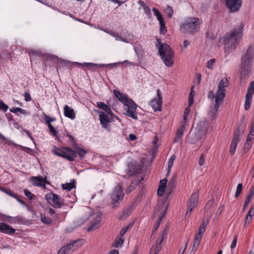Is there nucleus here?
I'll return each mask as SVG.
<instances>
[{"label":"nucleus","mask_w":254,"mask_h":254,"mask_svg":"<svg viewBox=\"0 0 254 254\" xmlns=\"http://www.w3.org/2000/svg\"><path fill=\"white\" fill-rule=\"evenodd\" d=\"M2 216L5 221L12 224L23 223L24 221V218L20 216L12 217L10 216L3 214Z\"/></svg>","instance_id":"23"},{"label":"nucleus","mask_w":254,"mask_h":254,"mask_svg":"<svg viewBox=\"0 0 254 254\" xmlns=\"http://www.w3.org/2000/svg\"><path fill=\"white\" fill-rule=\"evenodd\" d=\"M250 136L254 135V122H252L250 127V131L249 134Z\"/></svg>","instance_id":"57"},{"label":"nucleus","mask_w":254,"mask_h":254,"mask_svg":"<svg viewBox=\"0 0 254 254\" xmlns=\"http://www.w3.org/2000/svg\"><path fill=\"white\" fill-rule=\"evenodd\" d=\"M209 219L207 218L206 220H202L201 222V224L199 227L198 232L195 235L193 244L191 251L195 252L198 248L203 234L206 230V227L209 223Z\"/></svg>","instance_id":"9"},{"label":"nucleus","mask_w":254,"mask_h":254,"mask_svg":"<svg viewBox=\"0 0 254 254\" xmlns=\"http://www.w3.org/2000/svg\"><path fill=\"white\" fill-rule=\"evenodd\" d=\"M124 242V239L121 237H118L116 239L114 244V247L115 248H119L121 247Z\"/></svg>","instance_id":"40"},{"label":"nucleus","mask_w":254,"mask_h":254,"mask_svg":"<svg viewBox=\"0 0 254 254\" xmlns=\"http://www.w3.org/2000/svg\"><path fill=\"white\" fill-rule=\"evenodd\" d=\"M252 50L249 49L242 58V62L240 66V78L242 82L252 71Z\"/></svg>","instance_id":"4"},{"label":"nucleus","mask_w":254,"mask_h":254,"mask_svg":"<svg viewBox=\"0 0 254 254\" xmlns=\"http://www.w3.org/2000/svg\"><path fill=\"white\" fill-rule=\"evenodd\" d=\"M144 13L149 17H151V12L150 8L147 5L145 7L143 8Z\"/></svg>","instance_id":"52"},{"label":"nucleus","mask_w":254,"mask_h":254,"mask_svg":"<svg viewBox=\"0 0 254 254\" xmlns=\"http://www.w3.org/2000/svg\"><path fill=\"white\" fill-rule=\"evenodd\" d=\"M228 81L226 78H223L219 82L218 89L215 95V104L209 107L208 114L212 120L216 118V113L225 97V88L228 87Z\"/></svg>","instance_id":"2"},{"label":"nucleus","mask_w":254,"mask_h":254,"mask_svg":"<svg viewBox=\"0 0 254 254\" xmlns=\"http://www.w3.org/2000/svg\"><path fill=\"white\" fill-rule=\"evenodd\" d=\"M252 220V217H251L250 216L247 215L245 218L244 225L246 226V225L247 224H250Z\"/></svg>","instance_id":"56"},{"label":"nucleus","mask_w":254,"mask_h":254,"mask_svg":"<svg viewBox=\"0 0 254 254\" xmlns=\"http://www.w3.org/2000/svg\"><path fill=\"white\" fill-rule=\"evenodd\" d=\"M93 218L90 222V225L88 229V231H92L98 228L100 226V214L97 213L92 216Z\"/></svg>","instance_id":"19"},{"label":"nucleus","mask_w":254,"mask_h":254,"mask_svg":"<svg viewBox=\"0 0 254 254\" xmlns=\"http://www.w3.org/2000/svg\"><path fill=\"white\" fill-rule=\"evenodd\" d=\"M152 10L154 12L155 15L156 16L158 20L159 21V24L165 22L161 13L156 8H153Z\"/></svg>","instance_id":"35"},{"label":"nucleus","mask_w":254,"mask_h":254,"mask_svg":"<svg viewBox=\"0 0 254 254\" xmlns=\"http://www.w3.org/2000/svg\"><path fill=\"white\" fill-rule=\"evenodd\" d=\"M204 156L203 154H202L200 157L199 160V164L200 166H202L204 164Z\"/></svg>","instance_id":"62"},{"label":"nucleus","mask_w":254,"mask_h":254,"mask_svg":"<svg viewBox=\"0 0 254 254\" xmlns=\"http://www.w3.org/2000/svg\"><path fill=\"white\" fill-rule=\"evenodd\" d=\"M173 13V10L170 6H168L167 8V14L169 18H171Z\"/></svg>","instance_id":"55"},{"label":"nucleus","mask_w":254,"mask_h":254,"mask_svg":"<svg viewBox=\"0 0 254 254\" xmlns=\"http://www.w3.org/2000/svg\"><path fill=\"white\" fill-rule=\"evenodd\" d=\"M176 185V178L175 176L172 177L171 179L169 182L167 188L170 190L174 189Z\"/></svg>","instance_id":"37"},{"label":"nucleus","mask_w":254,"mask_h":254,"mask_svg":"<svg viewBox=\"0 0 254 254\" xmlns=\"http://www.w3.org/2000/svg\"><path fill=\"white\" fill-rule=\"evenodd\" d=\"M167 209H168V205H166L165 206V209L164 210L163 214H162V216H160L158 218V219H157V221H156V223L155 224V230H157L158 229V228L159 227L162 219H163V218L164 217V216L167 213Z\"/></svg>","instance_id":"36"},{"label":"nucleus","mask_w":254,"mask_h":254,"mask_svg":"<svg viewBox=\"0 0 254 254\" xmlns=\"http://www.w3.org/2000/svg\"><path fill=\"white\" fill-rule=\"evenodd\" d=\"M243 132V129H240V127L234 131L230 147V153L231 155L235 154L238 143L240 140V137L242 135Z\"/></svg>","instance_id":"12"},{"label":"nucleus","mask_w":254,"mask_h":254,"mask_svg":"<svg viewBox=\"0 0 254 254\" xmlns=\"http://www.w3.org/2000/svg\"><path fill=\"white\" fill-rule=\"evenodd\" d=\"M67 136L69 138V141L70 142H71L73 144V145H75V141L74 140L73 137L71 134H70L69 133L67 134Z\"/></svg>","instance_id":"60"},{"label":"nucleus","mask_w":254,"mask_h":254,"mask_svg":"<svg viewBox=\"0 0 254 254\" xmlns=\"http://www.w3.org/2000/svg\"><path fill=\"white\" fill-rule=\"evenodd\" d=\"M113 37L115 38L116 41H120L129 44L131 43L130 41H132L133 40L134 36L130 32H127L126 37H123L118 33L116 32L114 35H113Z\"/></svg>","instance_id":"22"},{"label":"nucleus","mask_w":254,"mask_h":254,"mask_svg":"<svg viewBox=\"0 0 254 254\" xmlns=\"http://www.w3.org/2000/svg\"><path fill=\"white\" fill-rule=\"evenodd\" d=\"M2 190L5 193H6L7 194L9 195V196H10L12 197H14L15 199L17 198V195L16 193H14L12 191H11L10 190H5V189H3Z\"/></svg>","instance_id":"49"},{"label":"nucleus","mask_w":254,"mask_h":254,"mask_svg":"<svg viewBox=\"0 0 254 254\" xmlns=\"http://www.w3.org/2000/svg\"><path fill=\"white\" fill-rule=\"evenodd\" d=\"M105 104L104 102H97V107L100 109H103L104 107H105Z\"/></svg>","instance_id":"58"},{"label":"nucleus","mask_w":254,"mask_h":254,"mask_svg":"<svg viewBox=\"0 0 254 254\" xmlns=\"http://www.w3.org/2000/svg\"><path fill=\"white\" fill-rule=\"evenodd\" d=\"M133 211V207L131 206H129L126 208L119 216L120 219H125L129 216Z\"/></svg>","instance_id":"29"},{"label":"nucleus","mask_w":254,"mask_h":254,"mask_svg":"<svg viewBox=\"0 0 254 254\" xmlns=\"http://www.w3.org/2000/svg\"><path fill=\"white\" fill-rule=\"evenodd\" d=\"M50 131L55 135L56 136L58 133V131L51 124H48V125Z\"/></svg>","instance_id":"50"},{"label":"nucleus","mask_w":254,"mask_h":254,"mask_svg":"<svg viewBox=\"0 0 254 254\" xmlns=\"http://www.w3.org/2000/svg\"><path fill=\"white\" fill-rule=\"evenodd\" d=\"M158 46V52L159 55L165 64L170 67L173 64V58L174 52L170 47L166 43L161 44L159 40H157Z\"/></svg>","instance_id":"5"},{"label":"nucleus","mask_w":254,"mask_h":254,"mask_svg":"<svg viewBox=\"0 0 254 254\" xmlns=\"http://www.w3.org/2000/svg\"><path fill=\"white\" fill-rule=\"evenodd\" d=\"M254 93V81H252L248 89L247 93L245 97V109L248 110L250 107L253 95Z\"/></svg>","instance_id":"14"},{"label":"nucleus","mask_w":254,"mask_h":254,"mask_svg":"<svg viewBox=\"0 0 254 254\" xmlns=\"http://www.w3.org/2000/svg\"><path fill=\"white\" fill-rule=\"evenodd\" d=\"M29 55L30 59L32 60L35 57H40L41 56V53L39 51L31 50L29 51Z\"/></svg>","instance_id":"41"},{"label":"nucleus","mask_w":254,"mask_h":254,"mask_svg":"<svg viewBox=\"0 0 254 254\" xmlns=\"http://www.w3.org/2000/svg\"><path fill=\"white\" fill-rule=\"evenodd\" d=\"M8 109L7 105L5 104L1 100L0 101V110L4 112L6 111Z\"/></svg>","instance_id":"51"},{"label":"nucleus","mask_w":254,"mask_h":254,"mask_svg":"<svg viewBox=\"0 0 254 254\" xmlns=\"http://www.w3.org/2000/svg\"><path fill=\"white\" fill-rule=\"evenodd\" d=\"M201 20L197 17L187 18L181 26V30L185 33L193 34L198 30Z\"/></svg>","instance_id":"6"},{"label":"nucleus","mask_w":254,"mask_h":254,"mask_svg":"<svg viewBox=\"0 0 254 254\" xmlns=\"http://www.w3.org/2000/svg\"><path fill=\"white\" fill-rule=\"evenodd\" d=\"M209 123L206 120L200 121L197 125V130L198 131L197 139H200L201 136L205 134L208 130Z\"/></svg>","instance_id":"16"},{"label":"nucleus","mask_w":254,"mask_h":254,"mask_svg":"<svg viewBox=\"0 0 254 254\" xmlns=\"http://www.w3.org/2000/svg\"><path fill=\"white\" fill-rule=\"evenodd\" d=\"M41 221L45 224H49L52 222V219L45 215H41L40 217Z\"/></svg>","instance_id":"43"},{"label":"nucleus","mask_w":254,"mask_h":254,"mask_svg":"<svg viewBox=\"0 0 254 254\" xmlns=\"http://www.w3.org/2000/svg\"><path fill=\"white\" fill-rule=\"evenodd\" d=\"M79 240H76L72 243L62 247L58 252V254H69L74 251L78 247L77 243Z\"/></svg>","instance_id":"13"},{"label":"nucleus","mask_w":254,"mask_h":254,"mask_svg":"<svg viewBox=\"0 0 254 254\" xmlns=\"http://www.w3.org/2000/svg\"><path fill=\"white\" fill-rule=\"evenodd\" d=\"M64 115L71 120H74L75 118V114L74 110L67 105L64 106Z\"/></svg>","instance_id":"26"},{"label":"nucleus","mask_w":254,"mask_h":254,"mask_svg":"<svg viewBox=\"0 0 254 254\" xmlns=\"http://www.w3.org/2000/svg\"><path fill=\"white\" fill-rule=\"evenodd\" d=\"M129 228V225L127 226L126 227H124L122 228L121 231H120V235L121 236H123L126 232L127 231L128 228Z\"/></svg>","instance_id":"54"},{"label":"nucleus","mask_w":254,"mask_h":254,"mask_svg":"<svg viewBox=\"0 0 254 254\" xmlns=\"http://www.w3.org/2000/svg\"><path fill=\"white\" fill-rule=\"evenodd\" d=\"M15 229L8 224L0 222V232L4 233L7 235H11L15 233Z\"/></svg>","instance_id":"25"},{"label":"nucleus","mask_w":254,"mask_h":254,"mask_svg":"<svg viewBox=\"0 0 254 254\" xmlns=\"http://www.w3.org/2000/svg\"><path fill=\"white\" fill-rule=\"evenodd\" d=\"M253 215H254V205L252 206L251 209L248 212V214H247V216H250L251 217Z\"/></svg>","instance_id":"61"},{"label":"nucleus","mask_w":254,"mask_h":254,"mask_svg":"<svg viewBox=\"0 0 254 254\" xmlns=\"http://www.w3.org/2000/svg\"><path fill=\"white\" fill-rule=\"evenodd\" d=\"M244 24L241 22L236 28L227 33L224 37L225 52L229 54L232 50L236 49L239 41L241 40Z\"/></svg>","instance_id":"1"},{"label":"nucleus","mask_w":254,"mask_h":254,"mask_svg":"<svg viewBox=\"0 0 254 254\" xmlns=\"http://www.w3.org/2000/svg\"><path fill=\"white\" fill-rule=\"evenodd\" d=\"M24 192L25 196L29 199H32L34 197V195L27 190H25Z\"/></svg>","instance_id":"48"},{"label":"nucleus","mask_w":254,"mask_h":254,"mask_svg":"<svg viewBox=\"0 0 254 254\" xmlns=\"http://www.w3.org/2000/svg\"><path fill=\"white\" fill-rule=\"evenodd\" d=\"M103 110L104 111V112H97L99 113L100 123L104 128L108 129L109 128V123L114 122L113 113L112 112L111 108L107 105L105 106Z\"/></svg>","instance_id":"7"},{"label":"nucleus","mask_w":254,"mask_h":254,"mask_svg":"<svg viewBox=\"0 0 254 254\" xmlns=\"http://www.w3.org/2000/svg\"><path fill=\"white\" fill-rule=\"evenodd\" d=\"M160 31L161 34H165L167 32V28L165 26V23H162L160 24Z\"/></svg>","instance_id":"47"},{"label":"nucleus","mask_w":254,"mask_h":254,"mask_svg":"<svg viewBox=\"0 0 254 254\" xmlns=\"http://www.w3.org/2000/svg\"><path fill=\"white\" fill-rule=\"evenodd\" d=\"M75 188L74 180L72 179L69 183H66L62 184V189L67 191L70 190L72 189Z\"/></svg>","instance_id":"33"},{"label":"nucleus","mask_w":254,"mask_h":254,"mask_svg":"<svg viewBox=\"0 0 254 254\" xmlns=\"http://www.w3.org/2000/svg\"><path fill=\"white\" fill-rule=\"evenodd\" d=\"M198 198L199 195L197 192L192 193L188 203V209L186 212V215L190 213L192 211L193 209L197 205Z\"/></svg>","instance_id":"15"},{"label":"nucleus","mask_w":254,"mask_h":254,"mask_svg":"<svg viewBox=\"0 0 254 254\" xmlns=\"http://www.w3.org/2000/svg\"><path fill=\"white\" fill-rule=\"evenodd\" d=\"M45 198L49 204L56 208H61L64 203L63 200L58 195L52 192L46 194Z\"/></svg>","instance_id":"10"},{"label":"nucleus","mask_w":254,"mask_h":254,"mask_svg":"<svg viewBox=\"0 0 254 254\" xmlns=\"http://www.w3.org/2000/svg\"><path fill=\"white\" fill-rule=\"evenodd\" d=\"M215 62V59H211L207 62V67L209 69L213 68V65Z\"/></svg>","instance_id":"46"},{"label":"nucleus","mask_w":254,"mask_h":254,"mask_svg":"<svg viewBox=\"0 0 254 254\" xmlns=\"http://www.w3.org/2000/svg\"><path fill=\"white\" fill-rule=\"evenodd\" d=\"M114 93L116 97L126 106V115L133 119H137L136 113L137 105L126 95H124L120 91L114 90Z\"/></svg>","instance_id":"3"},{"label":"nucleus","mask_w":254,"mask_h":254,"mask_svg":"<svg viewBox=\"0 0 254 254\" xmlns=\"http://www.w3.org/2000/svg\"><path fill=\"white\" fill-rule=\"evenodd\" d=\"M122 64V62H119V63H115L112 64H96L94 63H84L83 65H86L87 68H88L90 69H92L94 67L96 68H101V67H110L113 66L115 67L116 65L118 64Z\"/></svg>","instance_id":"24"},{"label":"nucleus","mask_w":254,"mask_h":254,"mask_svg":"<svg viewBox=\"0 0 254 254\" xmlns=\"http://www.w3.org/2000/svg\"><path fill=\"white\" fill-rule=\"evenodd\" d=\"M254 194V190L253 188H252L250 190V191L249 192V195L246 197L245 201V203L243 206V210H245L250 203V202L251 201L252 198Z\"/></svg>","instance_id":"31"},{"label":"nucleus","mask_w":254,"mask_h":254,"mask_svg":"<svg viewBox=\"0 0 254 254\" xmlns=\"http://www.w3.org/2000/svg\"><path fill=\"white\" fill-rule=\"evenodd\" d=\"M136 183L132 182L131 184L128 186L126 190V192L129 193L134 190L136 187Z\"/></svg>","instance_id":"44"},{"label":"nucleus","mask_w":254,"mask_h":254,"mask_svg":"<svg viewBox=\"0 0 254 254\" xmlns=\"http://www.w3.org/2000/svg\"><path fill=\"white\" fill-rule=\"evenodd\" d=\"M162 96L159 90H157V98L154 99L150 103V105L155 111H161L162 108Z\"/></svg>","instance_id":"17"},{"label":"nucleus","mask_w":254,"mask_h":254,"mask_svg":"<svg viewBox=\"0 0 254 254\" xmlns=\"http://www.w3.org/2000/svg\"><path fill=\"white\" fill-rule=\"evenodd\" d=\"M186 125L184 123H182L181 127L178 129L175 138L174 139V142H179L182 140V136L184 134V130L185 129Z\"/></svg>","instance_id":"27"},{"label":"nucleus","mask_w":254,"mask_h":254,"mask_svg":"<svg viewBox=\"0 0 254 254\" xmlns=\"http://www.w3.org/2000/svg\"><path fill=\"white\" fill-rule=\"evenodd\" d=\"M163 204H163L162 203H158L157 204V205L156 206V208H155L156 212L159 211L161 210V209L162 208Z\"/></svg>","instance_id":"63"},{"label":"nucleus","mask_w":254,"mask_h":254,"mask_svg":"<svg viewBox=\"0 0 254 254\" xmlns=\"http://www.w3.org/2000/svg\"><path fill=\"white\" fill-rule=\"evenodd\" d=\"M25 100L26 101H30L31 100V96L28 92H25L24 94Z\"/></svg>","instance_id":"59"},{"label":"nucleus","mask_w":254,"mask_h":254,"mask_svg":"<svg viewBox=\"0 0 254 254\" xmlns=\"http://www.w3.org/2000/svg\"><path fill=\"white\" fill-rule=\"evenodd\" d=\"M227 7L233 12L238 11L241 6V0H226Z\"/></svg>","instance_id":"21"},{"label":"nucleus","mask_w":254,"mask_h":254,"mask_svg":"<svg viewBox=\"0 0 254 254\" xmlns=\"http://www.w3.org/2000/svg\"><path fill=\"white\" fill-rule=\"evenodd\" d=\"M191 113V110L190 107H187L185 111L184 117H183V121L182 123H184L186 125V122L188 119L189 115Z\"/></svg>","instance_id":"38"},{"label":"nucleus","mask_w":254,"mask_h":254,"mask_svg":"<svg viewBox=\"0 0 254 254\" xmlns=\"http://www.w3.org/2000/svg\"><path fill=\"white\" fill-rule=\"evenodd\" d=\"M75 148L76 149V151H75L76 152V154H78L80 158H82L87 153V151L85 150L81 147H77Z\"/></svg>","instance_id":"39"},{"label":"nucleus","mask_w":254,"mask_h":254,"mask_svg":"<svg viewBox=\"0 0 254 254\" xmlns=\"http://www.w3.org/2000/svg\"><path fill=\"white\" fill-rule=\"evenodd\" d=\"M167 234V231L164 230L162 235L156 240V245L153 247L150 252L149 254H158L161 249V243L163 240L164 236H166Z\"/></svg>","instance_id":"18"},{"label":"nucleus","mask_w":254,"mask_h":254,"mask_svg":"<svg viewBox=\"0 0 254 254\" xmlns=\"http://www.w3.org/2000/svg\"><path fill=\"white\" fill-rule=\"evenodd\" d=\"M237 240H238V236L237 235L235 236L234 239L232 242V244L231 245V249H233L235 248L236 246L237 243Z\"/></svg>","instance_id":"53"},{"label":"nucleus","mask_w":254,"mask_h":254,"mask_svg":"<svg viewBox=\"0 0 254 254\" xmlns=\"http://www.w3.org/2000/svg\"><path fill=\"white\" fill-rule=\"evenodd\" d=\"M187 244H186L184 248H181L178 254H184L185 251H186V249L187 248Z\"/></svg>","instance_id":"64"},{"label":"nucleus","mask_w":254,"mask_h":254,"mask_svg":"<svg viewBox=\"0 0 254 254\" xmlns=\"http://www.w3.org/2000/svg\"><path fill=\"white\" fill-rule=\"evenodd\" d=\"M254 137L250 135H248L246 143L244 144V149L248 150L251 147L253 143Z\"/></svg>","instance_id":"34"},{"label":"nucleus","mask_w":254,"mask_h":254,"mask_svg":"<svg viewBox=\"0 0 254 254\" xmlns=\"http://www.w3.org/2000/svg\"><path fill=\"white\" fill-rule=\"evenodd\" d=\"M130 44L133 45V50L135 53L136 54L138 57L141 56L143 52L142 46L140 44L134 45L130 41Z\"/></svg>","instance_id":"32"},{"label":"nucleus","mask_w":254,"mask_h":254,"mask_svg":"<svg viewBox=\"0 0 254 254\" xmlns=\"http://www.w3.org/2000/svg\"><path fill=\"white\" fill-rule=\"evenodd\" d=\"M124 195L121 186L118 185L115 187L111 196L112 203L114 206H117L118 204L122 201Z\"/></svg>","instance_id":"11"},{"label":"nucleus","mask_w":254,"mask_h":254,"mask_svg":"<svg viewBox=\"0 0 254 254\" xmlns=\"http://www.w3.org/2000/svg\"><path fill=\"white\" fill-rule=\"evenodd\" d=\"M52 151L54 154L69 161H73L76 157V152L69 147L60 148L54 146Z\"/></svg>","instance_id":"8"},{"label":"nucleus","mask_w":254,"mask_h":254,"mask_svg":"<svg viewBox=\"0 0 254 254\" xmlns=\"http://www.w3.org/2000/svg\"><path fill=\"white\" fill-rule=\"evenodd\" d=\"M30 179L34 186L41 187L44 189H46V177L43 178L42 176L31 177Z\"/></svg>","instance_id":"20"},{"label":"nucleus","mask_w":254,"mask_h":254,"mask_svg":"<svg viewBox=\"0 0 254 254\" xmlns=\"http://www.w3.org/2000/svg\"><path fill=\"white\" fill-rule=\"evenodd\" d=\"M176 158V156L173 155L171 156V157L170 158L169 162H168V173L167 174V175H168L170 171L171 168L173 167L174 161L175 160Z\"/></svg>","instance_id":"42"},{"label":"nucleus","mask_w":254,"mask_h":254,"mask_svg":"<svg viewBox=\"0 0 254 254\" xmlns=\"http://www.w3.org/2000/svg\"><path fill=\"white\" fill-rule=\"evenodd\" d=\"M10 112L15 113L18 115L19 114L29 115V113L26 110H23L19 107H13L9 110Z\"/></svg>","instance_id":"30"},{"label":"nucleus","mask_w":254,"mask_h":254,"mask_svg":"<svg viewBox=\"0 0 254 254\" xmlns=\"http://www.w3.org/2000/svg\"><path fill=\"white\" fill-rule=\"evenodd\" d=\"M242 188H243L242 184L241 183H239L237 186V190H236V192L235 195L236 198L238 197L241 194L242 190Z\"/></svg>","instance_id":"45"},{"label":"nucleus","mask_w":254,"mask_h":254,"mask_svg":"<svg viewBox=\"0 0 254 254\" xmlns=\"http://www.w3.org/2000/svg\"><path fill=\"white\" fill-rule=\"evenodd\" d=\"M167 179L164 178L160 182V185L157 190V194L158 195L162 196L163 194L165 189L166 187Z\"/></svg>","instance_id":"28"}]
</instances>
